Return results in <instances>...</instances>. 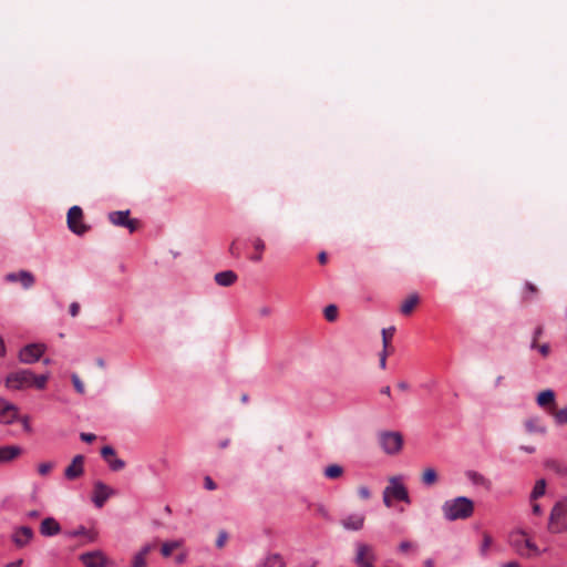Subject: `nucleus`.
Segmentation results:
<instances>
[{"label":"nucleus","mask_w":567,"mask_h":567,"mask_svg":"<svg viewBox=\"0 0 567 567\" xmlns=\"http://www.w3.org/2000/svg\"><path fill=\"white\" fill-rule=\"evenodd\" d=\"M4 280L8 282H17L19 281L24 289H30L34 282L35 278L32 272L28 270H20L18 272H9L6 275Z\"/></svg>","instance_id":"4468645a"},{"label":"nucleus","mask_w":567,"mask_h":567,"mask_svg":"<svg viewBox=\"0 0 567 567\" xmlns=\"http://www.w3.org/2000/svg\"><path fill=\"white\" fill-rule=\"evenodd\" d=\"M85 534H86V528L84 526H80L76 529L65 532L64 535L66 537H69V538H74V537H78V536H81V535H85Z\"/></svg>","instance_id":"79ce46f5"},{"label":"nucleus","mask_w":567,"mask_h":567,"mask_svg":"<svg viewBox=\"0 0 567 567\" xmlns=\"http://www.w3.org/2000/svg\"><path fill=\"white\" fill-rule=\"evenodd\" d=\"M554 421L557 425L567 424V405L554 413Z\"/></svg>","instance_id":"473e14b6"},{"label":"nucleus","mask_w":567,"mask_h":567,"mask_svg":"<svg viewBox=\"0 0 567 567\" xmlns=\"http://www.w3.org/2000/svg\"><path fill=\"white\" fill-rule=\"evenodd\" d=\"M355 555L354 564L358 567H374V560L377 559L373 547L363 542H357L354 544Z\"/></svg>","instance_id":"39448f33"},{"label":"nucleus","mask_w":567,"mask_h":567,"mask_svg":"<svg viewBox=\"0 0 567 567\" xmlns=\"http://www.w3.org/2000/svg\"><path fill=\"white\" fill-rule=\"evenodd\" d=\"M69 310H70V315L72 317H76L79 315V311H80V305L78 302H72L70 305Z\"/></svg>","instance_id":"8fccbe9b"},{"label":"nucleus","mask_w":567,"mask_h":567,"mask_svg":"<svg viewBox=\"0 0 567 567\" xmlns=\"http://www.w3.org/2000/svg\"><path fill=\"white\" fill-rule=\"evenodd\" d=\"M318 259L321 264H324L327 261V254L326 252H320L319 256H318Z\"/></svg>","instance_id":"338daca9"},{"label":"nucleus","mask_w":567,"mask_h":567,"mask_svg":"<svg viewBox=\"0 0 567 567\" xmlns=\"http://www.w3.org/2000/svg\"><path fill=\"white\" fill-rule=\"evenodd\" d=\"M252 246H254L255 250L258 254L254 255L251 257V260L255 261V262H258L262 258L261 254H262V251L265 250V247H266L265 241L260 237H256L252 240Z\"/></svg>","instance_id":"7c9ffc66"},{"label":"nucleus","mask_w":567,"mask_h":567,"mask_svg":"<svg viewBox=\"0 0 567 567\" xmlns=\"http://www.w3.org/2000/svg\"><path fill=\"white\" fill-rule=\"evenodd\" d=\"M21 454V449L17 445H7L0 447V463L9 462Z\"/></svg>","instance_id":"412c9836"},{"label":"nucleus","mask_w":567,"mask_h":567,"mask_svg":"<svg viewBox=\"0 0 567 567\" xmlns=\"http://www.w3.org/2000/svg\"><path fill=\"white\" fill-rule=\"evenodd\" d=\"M538 351L540 352V354L543 357H547L548 353H549V346L547 343H544V344L538 347Z\"/></svg>","instance_id":"5fc2aeb1"},{"label":"nucleus","mask_w":567,"mask_h":567,"mask_svg":"<svg viewBox=\"0 0 567 567\" xmlns=\"http://www.w3.org/2000/svg\"><path fill=\"white\" fill-rule=\"evenodd\" d=\"M136 220L127 218L126 224H124L122 227H126L131 233H133L136 229Z\"/></svg>","instance_id":"3c124183"},{"label":"nucleus","mask_w":567,"mask_h":567,"mask_svg":"<svg viewBox=\"0 0 567 567\" xmlns=\"http://www.w3.org/2000/svg\"><path fill=\"white\" fill-rule=\"evenodd\" d=\"M61 532V525L54 517H47L40 524V533L44 537H52Z\"/></svg>","instance_id":"f3484780"},{"label":"nucleus","mask_w":567,"mask_h":567,"mask_svg":"<svg viewBox=\"0 0 567 567\" xmlns=\"http://www.w3.org/2000/svg\"><path fill=\"white\" fill-rule=\"evenodd\" d=\"M382 501L386 507H392L394 498L391 497V495L385 491V488L383 489Z\"/></svg>","instance_id":"37998d69"},{"label":"nucleus","mask_w":567,"mask_h":567,"mask_svg":"<svg viewBox=\"0 0 567 567\" xmlns=\"http://www.w3.org/2000/svg\"><path fill=\"white\" fill-rule=\"evenodd\" d=\"M21 422H22L24 431L31 432L32 429H31V425L29 422V417L28 416L22 417Z\"/></svg>","instance_id":"4d7b16f0"},{"label":"nucleus","mask_w":567,"mask_h":567,"mask_svg":"<svg viewBox=\"0 0 567 567\" xmlns=\"http://www.w3.org/2000/svg\"><path fill=\"white\" fill-rule=\"evenodd\" d=\"M71 380H72L75 391L80 394H83L85 392V389H84V384L81 381V379L79 378V375L76 373H73L71 375Z\"/></svg>","instance_id":"e433bc0d"},{"label":"nucleus","mask_w":567,"mask_h":567,"mask_svg":"<svg viewBox=\"0 0 567 567\" xmlns=\"http://www.w3.org/2000/svg\"><path fill=\"white\" fill-rule=\"evenodd\" d=\"M525 429L529 434L545 435L547 433L546 425L537 416H532L525 421Z\"/></svg>","instance_id":"6ab92c4d"},{"label":"nucleus","mask_w":567,"mask_h":567,"mask_svg":"<svg viewBox=\"0 0 567 567\" xmlns=\"http://www.w3.org/2000/svg\"><path fill=\"white\" fill-rule=\"evenodd\" d=\"M467 476L475 484L485 485L487 483V480L477 472H470Z\"/></svg>","instance_id":"ea45409f"},{"label":"nucleus","mask_w":567,"mask_h":567,"mask_svg":"<svg viewBox=\"0 0 567 567\" xmlns=\"http://www.w3.org/2000/svg\"><path fill=\"white\" fill-rule=\"evenodd\" d=\"M31 372L32 371L29 369H21L9 373L4 380L6 388L11 391H21L30 389Z\"/></svg>","instance_id":"20e7f679"},{"label":"nucleus","mask_w":567,"mask_h":567,"mask_svg":"<svg viewBox=\"0 0 567 567\" xmlns=\"http://www.w3.org/2000/svg\"><path fill=\"white\" fill-rule=\"evenodd\" d=\"M542 333H543V329H542V327L536 328V329H535V331H534V337H533V339H536V340H537V339L542 336Z\"/></svg>","instance_id":"e2e57ef3"},{"label":"nucleus","mask_w":567,"mask_h":567,"mask_svg":"<svg viewBox=\"0 0 567 567\" xmlns=\"http://www.w3.org/2000/svg\"><path fill=\"white\" fill-rule=\"evenodd\" d=\"M54 467L53 462H43L38 465V472L40 475L45 476Z\"/></svg>","instance_id":"58836bf2"},{"label":"nucleus","mask_w":567,"mask_h":567,"mask_svg":"<svg viewBox=\"0 0 567 567\" xmlns=\"http://www.w3.org/2000/svg\"><path fill=\"white\" fill-rule=\"evenodd\" d=\"M358 494L363 499H369L371 496L370 489L367 486H360L358 489Z\"/></svg>","instance_id":"c03bdc74"},{"label":"nucleus","mask_w":567,"mask_h":567,"mask_svg":"<svg viewBox=\"0 0 567 567\" xmlns=\"http://www.w3.org/2000/svg\"><path fill=\"white\" fill-rule=\"evenodd\" d=\"M380 367H381V369H385V367H386V350H384V349L380 353Z\"/></svg>","instance_id":"603ef678"},{"label":"nucleus","mask_w":567,"mask_h":567,"mask_svg":"<svg viewBox=\"0 0 567 567\" xmlns=\"http://www.w3.org/2000/svg\"><path fill=\"white\" fill-rule=\"evenodd\" d=\"M6 354V346L3 338L0 336V357H3Z\"/></svg>","instance_id":"052dcab7"},{"label":"nucleus","mask_w":567,"mask_h":567,"mask_svg":"<svg viewBox=\"0 0 567 567\" xmlns=\"http://www.w3.org/2000/svg\"><path fill=\"white\" fill-rule=\"evenodd\" d=\"M555 403V392L550 389L542 391L537 396V404L540 408H546L548 405L554 406Z\"/></svg>","instance_id":"5701e85b"},{"label":"nucleus","mask_w":567,"mask_h":567,"mask_svg":"<svg viewBox=\"0 0 567 567\" xmlns=\"http://www.w3.org/2000/svg\"><path fill=\"white\" fill-rule=\"evenodd\" d=\"M381 393H382V394H384V395L390 396V395H391V389H390V386H389V385L383 386V388L381 389Z\"/></svg>","instance_id":"69168bd1"},{"label":"nucleus","mask_w":567,"mask_h":567,"mask_svg":"<svg viewBox=\"0 0 567 567\" xmlns=\"http://www.w3.org/2000/svg\"><path fill=\"white\" fill-rule=\"evenodd\" d=\"M69 229L79 236L84 235L89 227L83 223V212L80 206H72L68 213Z\"/></svg>","instance_id":"6e6552de"},{"label":"nucleus","mask_w":567,"mask_h":567,"mask_svg":"<svg viewBox=\"0 0 567 567\" xmlns=\"http://www.w3.org/2000/svg\"><path fill=\"white\" fill-rule=\"evenodd\" d=\"M47 351L44 343H29L19 351V360L24 364L37 362Z\"/></svg>","instance_id":"0eeeda50"},{"label":"nucleus","mask_w":567,"mask_h":567,"mask_svg":"<svg viewBox=\"0 0 567 567\" xmlns=\"http://www.w3.org/2000/svg\"><path fill=\"white\" fill-rule=\"evenodd\" d=\"M548 530L553 534H563L567 533V522L566 519H556L554 522L548 519Z\"/></svg>","instance_id":"cd10ccee"},{"label":"nucleus","mask_w":567,"mask_h":567,"mask_svg":"<svg viewBox=\"0 0 567 567\" xmlns=\"http://www.w3.org/2000/svg\"><path fill=\"white\" fill-rule=\"evenodd\" d=\"M437 480H439V476H437L435 468L426 467L423 471L421 481L424 486L430 487V486L434 485L437 482Z\"/></svg>","instance_id":"393cba45"},{"label":"nucleus","mask_w":567,"mask_h":567,"mask_svg":"<svg viewBox=\"0 0 567 567\" xmlns=\"http://www.w3.org/2000/svg\"><path fill=\"white\" fill-rule=\"evenodd\" d=\"M546 492V481L540 478L536 481L534 488L530 493V501L534 502L537 498L542 497Z\"/></svg>","instance_id":"c756f323"},{"label":"nucleus","mask_w":567,"mask_h":567,"mask_svg":"<svg viewBox=\"0 0 567 567\" xmlns=\"http://www.w3.org/2000/svg\"><path fill=\"white\" fill-rule=\"evenodd\" d=\"M491 545H492V537L488 534H484L483 542L480 547V554L482 557L485 558L488 556V549H489Z\"/></svg>","instance_id":"72a5a7b5"},{"label":"nucleus","mask_w":567,"mask_h":567,"mask_svg":"<svg viewBox=\"0 0 567 567\" xmlns=\"http://www.w3.org/2000/svg\"><path fill=\"white\" fill-rule=\"evenodd\" d=\"M398 388L400 390H402V391H405V390L409 389V384L406 382H404V381H401V382L398 383Z\"/></svg>","instance_id":"0e129e2a"},{"label":"nucleus","mask_w":567,"mask_h":567,"mask_svg":"<svg viewBox=\"0 0 567 567\" xmlns=\"http://www.w3.org/2000/svg\"><path fill=\"white\" fill-rule=\"evenodd\" d=\"M442 513L444 518L449 522L467 519L474 513V503L466 496L446 499L442 504Z\"/></svg>","instance_id":"f257e3e1"},{"label":"nucleus","mask_w":567,"mask_h":567,"mask_svg":"<svg viewBox=\"0 0 567 567\" xmlns=\"http://www.w3.org/2000/svg\"><path fill=\"white\" fill-rule=\"evenodd\" d=\"M419 302V296L416 293L410 295L401 305V312L409 315Z\"/></svg>","instance_id":"c85d7f7f"},{"label":"nucleus","mask_w":567,"mask_h":567,"mask_svg":"<svg viewBox=\"0 0 567 567\" xmlns=\"http://www.w3.org/2000/svg\"><path fill=\"white\" fill-rule=\"evenodd\" d=\"M131 567H147L146 557L136 553L132 558Z\"/></svg>","instance_id":"4c0bfd02"},{"label":"nucleus","mask_w":567,"mask_h":567,"mask_svg":"<svg viewBox=\"0 0 567 567\" xmlns=\"http://www.w3.org/2000/svg\"><path fill=\"white\" fill-rule=\"evenodd\" d=\"M84 473V456L75 455L69 466L64 470L65 478L72 481L82 476Z\"/></svg>","instance_id":"2eb2a0df"},{"label":"nucleus","mask_w":567,"mask_h":567,"mask_svg":"<svg viewBox=\"0 0 567 567\" xmlns=\"http://www.w3.org/2000/svg\"><path fill=\"white\" fill-rule=\"evenodd\" d=\"M365 515L363 513H351L341 519V526L346 530L358 532L363 528Z\"/></svg>","instance_id":"ddd939ff"},{"label":"nucleus","mask_w":567,"mask_h":567,"mask_svg":"<svg viewBox=\"0 0 567 567\" xmlns=\"http://www.w3.org/2000/svg\"><path fill=\"white\" fill-rule=\"evenodd\" d=\"M115 489L107 486L102 481L94 482L93 485V494H92V502L96 508H102L106 501L115 495Z\"/></svg>","instance_id":"1a4fd4ad"},{"label":"nucleus","mask_w":567,"mask_h":567,"mask_svg":"<svg viewBox=\"0 0 567 567\" xmlns=\"http://www.w3.org/2000/svg\"><path fill=\"white\" fill-rule=\"evenodd\" d=\"M39 516H40V512L37 509L29 511L25 513V517L29 519H34V518H38Z\"/></svg>","instance_id":"6e6d98bb"},{"label":"nucleus","mask_w":567,"mask_h":567,"mask_svg":"<svg viewBox=\"0 0 567 567\" xmlns=\"http://www.w3.org/2000/svg\"><path fill=\"white\" fill-rule=\"evenodd\" d=\"M343 468L338 464H331L324 468V476L331 480L338 478L342 475Z\"/></svg>","instance_id":"2f4dec72"},{"label":"nucleus","mask_w":567,"mask_h":567,"mask_svg":"<svg viewBox=\"0 0 567 567\" xmlns=\"http://www.w3.org/2000/svg\"><path fill=\"white\" fill-rule=\"evenodd\" d=\"M550 520L566 519L567 517V496L559 498L553 506L550 514Z\"/></svg>","instance_id":"a211bd4d"},{"label":"nucleus","mask_w":567,"mask_h":567,"mask_svg":"<svg viewBox=\"0 0 567 567\" xmlns=\"http://www.w3.org/2000/svg\"><path fill=\"white\" fill-rule=\"evenodd\" d=\"M183 545H184L183 539L165 542L162 545L161 553L164 557H169L174 549H177V548L182 547Z\"/></svg>","instance_id":"a878e982"},{"label":"nucleus","mask_w":567,"mask_h":567,"mask_svg":"<svg viewBox=\"0 0 567 567\" xmlns=\"http://www.w3.org/2000/svg\"><path fill=\"white\" fill-rule=\"evenodd\" d=\"M50 378L49 372L37 375L31 372V388H35L38 390H43L47 385V382Z\"/></svg>","instance_id":"bb28decb"},{"label":"nucleus","mask_w":567,"mask_h":567,"mask_svg":"<svg viewBox=\"0 0 567 567\" xmlns=\"http://www.w3.org/2000/svg\"><path fill=\"white\" fill-rule=\"evenodd\" d=\"M101 455L107 462L110 470L117 472L125 467V462L123 460L114 457L115 451L112 446H103Z\"/></svg>","instance_id":"dca6fc26"},{"label":"nucleus","mask_w":567,"mask_h":567,"mask_svg":"<svg viewBox=\"0 0 567 567\" xmlns=\"http://www.w3.org/2000/svg\"><path fill=\"white\" fill-rule=\"evenodd\" d=\"M204 486H205V488H206V489H208V491H214V489H216V487H217V486H216V484H215V482L212 480V477H210V476H206V477H205V480H204Z\"/></svg>","instance_id":"49530a36"},{"label":"nucleus","mask_w":567,"mask_h":567,"mask_svg":"<svg viewBox=\"0 0 567 567\" xmlns=\"http://www.w3.org/2000/svg\"><path fill=\"white\" fill-rule=\"evenodd\" d=\"M394 333V328L391 327L389 329H382V342H383V349L386 350L389 338H391Z\"/></svg>","instance_id":"a19ab883"},{"label":"nucleus","mask_w":567,"mask_h":567,"mask_svg":"<svg viewBox=\"0 0 567 567\" xmlns=\"http://www.w3.org/2000/svg\"><path fill=\"white\" fill-rule=\"evenodd\" d=\"M130 210H116L111 212L109 214L110 221L115 226H123L126 224V219L128 218Z\"/></svg>","instance_id":"b1692460"},{"label":"nucleus","mask_w":567,"mask_h":567,"mask_svg":"<svg viewBox=\"0 0 567 567\" xmlns=\"http://www.w3.org/2000/svg\"><path fill=\"white\" fill-rule=\"evenodd\" d=\"M519 450H522L526 453H529V454H533L536 451L534 446H528V445H522V446H519Z\"/></svg>","instance_id":"bf43d9fd"},{"label":"nucleus","mask_w":567,"mask_h":567,"mask_svg":"<svg viewBox=\"0 0 567 567\" xmlns=\"http://www.w3.org/2000/svg\"><path fill=\"white\" fill-rule=\"evenodd\" d=\"M226 539H227V533L226 532H220L219 535H218V538L216 540V546L217 547H223L226 543Z\"/></svg>","instance_id":"de8ad7c7"},{"label":"nucleus","mask_w":567,"mask_h":567,"mask_svg":"<svg viewBox=\"0 0 567 567\" xmlns=\"http://www.w3.org/2000/svg\"><path fill=\"white\" fill-rule=\"evenodd\" d=\"M215 281L221 287H229L237 280V275L233 270H225L215 275Z\"/></svg>","instance_id":"aec40b11"},{"label":"nucleus","mask_w":567,"mask_h":567,"mask_svg":"<svg viewBox=\"0 0 567 567\" xmlns=\"http://www.w3.org/2000/svg\"><path fill=\"white\" fill-rule=\"evenodd\" d=\"M385 491L391 495L394 501H400L405 504H411V498L406 486L403 483L401 475L391 476L389 484L385 486Z\"/></svg>","instance_id":"423d86ee"},{"label":"nucleus","mask_w":567,"mask_h":567,"mask_svg":"<svg viewBox=\"0 0 567 567\" xmlns=\"http://www.w3.org/2000/svg\"><path fill=\"white\" fill-rule=\"evenodd\" d=\"M33 538L34 532L29 526L14 527L11 534V542L19 549L29 546Z\"/></svg>","instance_id":"9d476101"},{"label":"nucleus","mask_w":567,"mask_h":567,"mask_svg":"<svg viewBox=\"0 0 567 567\" xmlns=\"http://www.w3.org/2000/svg\"><path fill=\"white\" fill-rule=\"evenodd\" d=\"M532 512H533V514H535V515H542V514H543V509H542L540 505H539V504H537V503H534V504L532 505Z\"/></svg>","instance_id":"13d9d810"},{"label":"nucleus","mask_w":567,"mask_h":567,"mask_svg":"<svg viewBox=\"0 0 567 567\" xmlns=\"http://www.w3.org/2000/svg\"><path fill=\"white\" fill-rule=\"evenodd\" d=\"M399 550L403 554H408L410 551H415L416 550V545L409 542V540H402L400 544H399Z\"/></svg>","instance_id":"c9c22d12"},{"label":"nucleus","mask_w":567,"mask_h":567,"mask_svg":"<svg viewBox=\"0 0 567 567\" xmlns=\"http://www.w3.org/2000/svg\"><path fill=\"white\" fill-rule=\"evenodd\" d=\"M503 567H519V565L516 561H508L503 564Z\"/></svg>","instance_id":"774afa93"},{"label":"nucleus","mask_w":567,"mask_h":567,"mask_svg":"<svg viewBox=\"0 0 567 567\" xmlns=\"http://www.w3.org/2000/svg\"><path fill=\"white\" fill-rule=\"evenodd\" d=\"M18 417V408L6 399L0 398V423L11 424Z\"/></svg>","instance_id":"f8f14e48"},{"label":"nucleus","mask_w":567,"mask_h":567,"mask_svg":"<svg viewBox=\"0 0 567 567\" xmlns=\"http://www.w3.org/2000/svg\"><path fill=\"white\" fill-rule=\"evenodd\" d=\"M80 437L83 442H86V443H91L96 439L95 434L84 433V432L80 434Z\"/></svg>","instance_id":"09e8293b"},{"label":"nucleus","mask_w":567,"mask_h":567,"mask_svg":"<svg viewBox=\"0 0 567 567\" xmlns=\"http://www.w3.org/2000/svg\"><path fill=\"white\" fill-rule=\"evenodd\" d=\"M22 564H23V559L19 558V559H16L13 561L6 564L3 567H21Z\"/></svg>","instance_id":"864d4df0"},{"label":"nucleus","mask_w":567,"mask_h":567,"mask_svg":"<svg viewBox=\"0 0 567 567\" xmlns=\"http://www.w3.org/2000/svg\"><path fill=\"white\" fill-rule=\"evenodd\" d=\"M525 536L526 533L523 529L514 530L509 535V544L518 555L523 557L528 556L525 549H529L536 556H539L542 555V553L547 551L546 548L542 550L534 542H532L528 538H525Z\"/></svg>","instance_id":"f03ea898"},{"label":"nucleus","mask_w":567,"mask_h":567,"mask_svg":"<svg viewBox=\"0 0 567 567\" xmlns=\"http://www.w3.org/2000/svg\"><path fill=\"white\" fill-rule=\"evenodd\" d=\"M258 567H286V563L279 554H270L258 565Z\"/></svg>","instance_id":"4be33fe9"},{"label":"nucleus","mask_w":567,"mask_h":567,"mask_svg":"<svg viewBox=\"0 0 567 567\" xmlns=\"http://www.w3.org/2000/svg\"><path fill=\"white\" fill-rule=\"evenodd\" d=\"M154 548V545L152 544H145L141 547V549L137 551L140 555L146 557Z\"/></svg>","instance_id":"a18cd8bd"},{"label":"nucleus","mask_w":567,"mask_h":567,"mask_svg":"<svg viewBox=\"0 0 567 567\" xmlns=\"http://www.w3.org/2000/svg\"><path fill=\"white\" fill-rule=\"evenodd\" d=\"M378 442L386 455H396L403 447V436L398 431L379 432Z\"/></svg>","instance_id":"7ed1b4c3"},{"label":"nucleus","mask_w":567,"mask_h":567,"mask_svg":"<svg viewBox=\"0 0 567 567\" xmlns=\"http://www.w3.org/2000/svg\"><path fill=\"white\" fill-rule=\"evenodd\" d=\"M85 567H107L109 559L101 550H92L80 555Z\"/></svg>","instance_id":"9b49d317"},{"label":"nucleus","mask_w":567,"mask_h":567,"mask_svg":"<svg viewBox=\"0 0 567 567\" xmlns=\"http://www.w3.org/2000/svg\"><path fill=\"white\" fill-rule=\"evenodd\" d=\"M338 309L334 305H329L324 309V317L328 321H334L337 319Z\"/></svg>","instance_id":"f704fd0d"},{"label":"nucleus","mask_w":567,"mask_h":567,"mask_svg":"<svg viewBox=\"0 0 567 567\" xmlns=\"http://www.w3.org/2000/svg\"><path fill=\"white\" fill-rule=\"evenodd\" d=\"M525 289L528 290L530 293L536 292V287L530 282H526Z\"/></svg>","instance_id":"680f3d73"}]
</instances>
